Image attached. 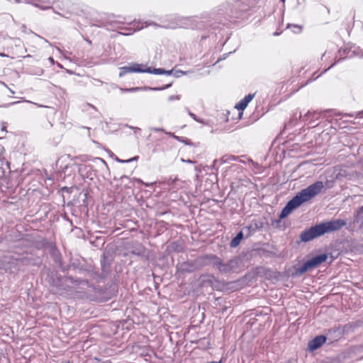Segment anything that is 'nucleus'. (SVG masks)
<instances>
[{
    "label": "nucleus",
    "instance_id": "nucleus-13",
    "mask_svg": "<svg viewBox=\"0 0 363 363\" xmlns=\"http://www.w3.org/2000/svg\"><path fill=\"white\" fill-rule=\"evenodd\" d=\"M320 112L318 111H308L306 115L304 116V119L308 120V119H318L319 117Z\"/></svg>",
    "mask_w": 363,
    "mask_h": 363
},
{
    "label": "nucleus",
    "instance_id": "nucleus-12",
    "mask_svg": "<svg viewBox=\"0 0 363 363\" xmlns=\"http://www.w3.org/2000/svg\"><path fill=\"white\" fill-rule=\"evenodd\" d=\"M354 222L363 225V206L357 212V215L354 219Z\"/></svg>",
    "mask_w": 363,
    "mask_h": 363
},
{
    "label": "nucleus",
    "instance_id": "nucleus-3",
    "mask_svg": "<svg viewBox=\"0 0 363 363\" xmlns=\"http://www.w3.org/2000/svg\"><path fill=\"white\" fill-rule=\"evenodd\" d=\"M200 260L202 265L211 264L221 274L231 273L238 267V259L236 258L223 262L215 255H206L201 257Z\"/></svg>",
    "mask_w": 363,
    "mask_h": 363
},
{
    "label": "nucleus",
    "instance_id": "nucleus-16",
    "mask_svg": "<svg viewBox=\"0 0 363 363\" xmlns=\"http://www.w3.org/2000/svg\"><path fill=\"white\" fill-rule=\"evenodd\" d=\"M18 103H19V101H14V102H11V103H9V104H3L2 106H0V107L8 108L10 106H12V105H14V104H18Z\"/></svg>",
    "mask_w": 363,
    "mask_h": 363
},
{
    "label": "nucleus",
    "instance_id": "nucleus-19",
    "mask_svg": "<svg viewBox=\"0 0 363 363\" xmlns=\"http://www.w3.org/2000/svg\"><path fill=\"white\" fill-rule=\"evenodd\" d=\"M1 130L6 132V123H4V122H2Z\"/></svg>",
    "mask_w": 363,
    "mask_h": 363
},
{
    "label": "nucleus",
    "instance_id": "nucleus-14",
    "mask_svg": "<svg viewBox=\"0 0 363 363\" xmlns=\"http://www.w3.org/2000/svg\"><path fill=\"white\" fill-rule=\"evenodd\" d=\"M138 156H135V157H134L133 158H130V159L126 160L117 159V161L121 162V163H128V162H130L132 161L138 160Z\"/></svg>",
    "mask_w": 363,
    "mask_h": 363
},
{
    "label": "nucleus",
    "instance_id": "nucleus-9",
    "mask_svg": "<svg viewBox=\"0 0 363 363\" xmlns=\"http://www.w3.org/2000/svg\"><path fill=\"white\" fill-rule=\"evenodd\" d=\"M145 72L147 73H152V74H167V75H170L172 73V70L167 71L162 68H154L153 69H152L150 67H147V69H145Z\"/></svg>",
    "mask_w": 363,
    "mask_h": 363
},
{
    "label": "nucleus",
    "instance_id": "nucleus-8",
    "mask_svg": "<svg viewBox=\"0 0 363 363\" xmlns=\"http://www.w3.org/2000/svg\"><path fill=\"white\" fill-rule=\"evenodd\" d=\"M140 65H134L131 67H123L121 68V72L119 74L120 77H122L128 72H146L145 69H142L140 68Z\"/></svg>",
    "mask_w": 363,
    "mask_h": 363
},
{
    "label": "nucleus",
    "instance_id": "nucleus-22",
    "mask_svg": "<svg viewBox=\"0 0 363 363\" xmlns=\"http://www.w3.org/2000/svg\"><path fill=\"white\" fill-rule=\"evenodd\" d=\"M357 116L359 118H362L363 117V111L358 112Z\"/></svg>",
    "mask_w": 363,
    "mask_h": 363
},
{
    "label": "nucleus",
    "instance_id": "nucleus-29",
    "mask_svg": "<svg viewBox=\"0 0 363 363\" xmlns=\"http://www.w3.org/2000/svg\"><path fill=\"white\" fill-rule=\"evenodd\" d=\"M174 138H175L176 139H177V140H179V137H177V136H174Z\"/></svg>",
    "mask_w": 363,
    "mask_h": 363
},
{
    "label": "nucleus",
    "instance_id": "nucleus-17",
    "mask_svg": "<svg viewBox=\"0 0 363 363\" xmlns=\"http://www.w3.org/2000/svg\"><path fill=\"white\" fill-rule=\"evenodd\" d=\"M189 114L194 120L201 122L199 119H197L196 116L194 113L189 112Z\"/></svg>",
    "mask_w": 363,
    "mask_h": 363
},
{
    "label": "nucleus",
    "instance_id": "nucleus-27",
    "mask_svg": "<svg viewBox=\"0 0 363 363\" xmlns=\"http://www.w3.org/2000/svg\"><path fill=\"white\" fill-rule=\"evenodd\" d=\"M36 104L38 106H39V107H43V106H42V105H40V104Z\"/></svg>",
    "mask_w": 363,
    "mask_h": 363
},
{
    "label": "nucleus",
    "instance_id": "nucleus-1",
    "mask_svg": "<svg viewBox=\"0 0 363 363\" xmlns=\"http://www.w3.org/2000/svg\"><path fill=\"white\" fill-rule=\"evenodd\" d=\"M324 185L320 181H317L307 188L302 189L292 199H291L282 209L279 218L282 219L288 216L293 210L300 206L303 203L309 201L318 195L323 189Z\"/></svg>",
    "mask_w": 363,
    "mask_h": 363
},
{
    "label": "nucleus",
    "instance_id": "nucleus-18",
    "mask_svg": "<svg viewBox=\"0 0 363 363\" xmlns=\"http://www.w3.org/2000/svg\"><path fill=\"white\" fill-rule=\"evenodd\" d=\"M152 130L155 132H160V131L163 132L164 131V129L162 128H152Z\"/></svg>",
    "mask_w": 363,
    "mask_h": 363
},
{
    "label": "nucleus",
    "instance_id": "nucleus-4",
    "mask_svg": "<svg viewBox=\"0 0 363 363\" xmlns=\"http://www.w3.org/2000/svg\"><path fill=\"white\" fill-rule=\"evenodd\" d=\"M328 258L326 254H321L315 257H312L311 259L306 262L303 265L296 268L292 274V277H300L303 274L318 267L323 262H325Z\"/></svg>",
    "mask_w": 363,
    "mask_h": 363
},
{
    "label": "nucleus",
    "instance_id": "nucleus-21",
    "mask_svg": "<svg viewBox=\"0 0 363 363\" xmlns=\"http://www.w3.org/2000/svg\"><path fill=\"white\" fill-rule=\"evenodd\" d=\"M183 142L187 145H193V143L189 140H183Z\"/></svg>",
    "mask_w": 363,
    "mask_h": 363
},
{
    "label": "nucleus",
    "instance_id": "nucleus-11",
    "mask_svg": "<svg viewBox=\"0 0 363 363\" xmlns=\"http://www.w3.org/2000/svg\"><path fill=\"white\" fill-rule=\"evenodd\" d=\"M243 238V234L242 232H240L237 234V235L230 241V246L231 247H236L239 245L240 241Z\"/></svg>",
    "mask_w": 363,
    "mask_h": 363
},
{
    "label": "nucleus",
    "instance_id": "nucleus-23",
    "mask_svg": "<svg viewBox=\"0 0 363 363\" xmlns=\"http://www.w3.org/2000/svg\"><path fill=\"white\" fill-rule=\"evenodd\" d=\"M127 30H128L130 31L129 34H131L135 31V30H133V28H127Z\"/></svg>",
    "mask_w": 363,
    "mask_h": 363
},
{
    "label": "nucleus",
    "instance_id": "nucleus-6",
    "mask_svg": "<svg viewBox=\"0 0 363 363\" xmlns=\"http://www.w3.org/2000/svg\"><path fill=\"white\" fill-rule=\"evenodd\" d=\"M326 341V337L323 335H319L313 338L308 343V349L311 351L315 350L320 347Z\"/></svg>",
    "mask_w": 363,
    "mask_h": 363
},
{
    "label": "nucleus",
    "instance_id": "nucleus-20",
    "mask_svg": "<svg viewBox=\"0 0 363 363\" xmlns=\"http://www.w3.org/2000/svg\"><path fill=\"white\" fill-rule=\"evenodd\" d=\"M182 161L184 162H186V163H194L195 162L193 161V160H184V159H182Z\"/></svg>",
    "mask_w": 363,
    "mask_h": 363
},
{
    "label": "nucleus",
    "instance_id": "nucleus-25",
    "mask_svg": "<svg viewBox=\"0 0 363 363\" xmlns=\"http://www.w3.org/2000/svg\"><path fill=\"white\" fill-rule=\"evenodd\" d=\"M295 27H296V26H294ZM297 28H298L299 30H301V26H297Z\"/></svg>",
    "mask_w": 363,
    "mask_h": 363
},
{
    "label": "nucleus",
    "instance_id": "nucleus-7",
    "mask_svg": "<svg viewBox=\"0 0 363 363\" xmlns=\"http://www.w3.org/2000/svg\"><path fill=\"white\" fill-rule=\"evenodd\" d=\"M254 96H255V94H247V96H245L244 97V99L240 100L235 105V108L239 111L245 110L246 108V107L247 106L248 104L252 100Z\"/></svg>",
    "mask_w": 363,
    "mask_h": 363
},
{
    "label": "nucleus",
    "instance_id": "nucleus-2",
    "mask_svg": "<svg viewBox=\"0 0 363 363\" xmlns=\"http://www.w3.org/2000/svg\"><path fill=\"white\" fill-rule=\"evenodd\" d=\"M346 225V221L342 219L332 220L312 226L304 230L300 236L301 241L308 242L315 238L321 236L326 233L341 229Z\"/></svg>",
    "mask_w": 363,
    "mask_h": 363
},
{
    "label": "nucleus",
    "instance_id": "nucleus-10",
    "mask_svg": "<svg viewBox=\"0 0 363 363\" xmlns=\"http://www.w3.org/2000/svg\"><path fill=\"white\" fill-rule=\"evenodd\" d=\"M172 86V84L169 83L168 84H166L163 86H161V87H146L145 86L144 88H141V87H135V88H131V89H125V91H138V90H140V89H145V90H147V89H150V90H153V91H160V90H164L165 89H167L169 87H170Z\"/></svg>",
    "mask_w": 363,
    "mask_h": 363
},
{
    "label": "nucleus",
    "instance_id": "nucleus-26",
    "mask_svg": "<svg viewBox=\"0 0 363 363\" xmlns=\"http://www.w3.org/2000/svg\"><path fill=\"white\" fill-rule=\"evenodd\" d=\"M9 91H10V92H11V94H14V91H13V90L9 89Z\"/></svg>",
    "mask_w": 363,
    "mask_h": 363
},
{
    "label": "nucleus",
    "instance_id": "nucleus-15",
    "mask_svg": "<svg viewBox=\"0 0 363 363\" xmlns=\"http://www.w3.org/2000/svg\"><path fill=\"white\" fill-rule=\"evenodd\" d=\"M181 99L180 95H172L168 97V100L172 101L174 100H179Z\"/></svg>",
    "mask_w": 363,
    "mask_h": 363
},
{
    "label": "nucleus",
    "instance_id": "nucleus-24",
    "mask_svg": "<svg viewBox=\"0 0 363 363\" xmlns=\"http://www.w3.org/2000/svg\"><path fill=\"white\" fill-rule=\"evenodd\" d=\"M49 60H50V62H52V63L54 62V60L52 57H50Z\"/></svg>",
    "mask_w": 363,
    "mask_h": 363
},
{
    "label": "nucleus",
    "instance_id": "nucleus-28",
    "mask_svg": "<svg viewBox=\"0 0 363 363\" xmlns=\"http://www.w3.org/2000/svg\"><path fill=\"white\" fill-rule=\"evenodd\" d=\"M26 261H27V259H26V258H23V259H22V262H26Z\"/></svg>",
    "mask_w": 363,
    "mask_h": 363
},
{
    "label": "nucleus",
    "instance_id": "nucleus-5",
    "mask_svg": "<svg viewBox=\"0 0 363 363\" xmlns=\"http://www.w3.org/2000/svg\"><path fill=\"white\" fill-rule=\"evenodd\" d=\"M196 27L191 18H181L177 23L164 26V28L169 29H176L177 28L194 29Z\"/></svg>",
    "mask_w": 363,
    "mask_h": 363
}]
</instances>
